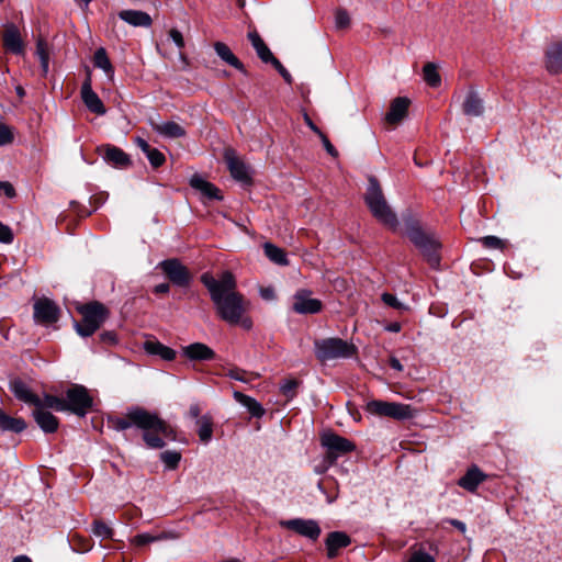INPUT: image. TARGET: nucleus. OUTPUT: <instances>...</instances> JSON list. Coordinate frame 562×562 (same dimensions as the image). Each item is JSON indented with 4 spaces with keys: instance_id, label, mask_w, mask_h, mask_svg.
Instances as JSON below:
<instances>
[{
    "instance_id": "35",
    "label": "nucleus",
    "mask_w": 562,
    "mask_h": 562,
    "mask_svg": "<svg viewBox=\"0 0 562 562\" xmlns=\"http://www.w3.org/2000/svg\"><path fill=\"white\" fill-rule=\"evenodd\" d=\"M198 435L202 442L207 443L213 436V422L210 415H203L198 420Z\"/></svg>"
},
{
    "instance_id": "4",
    "label": "nucleus",
    "mask_w": 562,
    "mask_h": 562,
    "mask_svg": "<svg viewBox=\"0 0 562 562\" xmlns=\"http://www.w3.org/2000/svg\"><path fill=\"white\" fill-rule=\"evenodd\" d=\"M364 201L371 211L372 215L389 226L392 229H395L397 226V217L395 213L389 206L384 194L382 192L381 186L379 181L374 177L369 178V184L367 188V192L364 195Z\"/></svg>"
},
{
    "instance_id": "36",
    "label": "nucleus",
    "mask_w": 562,
    "mask_h": 562,
    "mask_svg": "<svg viewBox=\"0 0 562 562\" xmlns=\"http://www.w3.org/2000/svg\"><path fill=\"white\" fill-rule=\"evenodd\" d=\"M93 63L95 67L102 69L111 79L113 78L114 69L103 47L95 50Z\"/></svg>"
},
{
    "instance_id": "63",
    "label": "nucleus",
    "mask_w": 562,
    "mask_h": 562,
    "mask_svg": "<svg viewBox=\"0 0 562 562\" xmlns=\"http://www.w3.org/2000/svg\"><path fill=\"white\" fill-rule=\"evenodd\" d=\"M453 524H454V526H457L461 530H465V526H464L463 522H461V521H453Z\"/></svg>"
},
{
    "instance_id": "16",
    "label": "nucleus",
    "mask_w": 562,
    "mask_h": 562,
    "mask_svg": "<svg viewBox=\"0 0 562 562\" xmlns=\"http://www.w3.org/2000/svg\"><path fill=\"white\" fill-rule=\"evenodd\" d=\"M4 48L15 55H23L25 52L24 43L18 26L13 23H7L2 34Z\"/></svg>"
},
{
    "instance_id": "47",
    "label": "nucleus",
    "mask_w": 562,
    "mask_h": 562,
    "mask_svg": "<svg viewBox=\"0 0 562 562\" xmlns=\"http://www.w3.org/2000/svg\"><path fill=\"white\" fill-rule=\"evenodd\" d=\"M13 238L14 236L12 229L8 225L0 222V243L11 244Z\"/></svg>"
},
{
    "instance_id": "61",
    "label": "nucleus",
    "mask_w": 562,
    "mask_h": 562,
    "mask_svg": "<svg viewBox=\"0 0 562 562\" xmlns=\"http://www.w3.org/2000/svg\"><path fill=\"white\" fill-rule=\"evenodd\" d=\"M12 562H32V561L26 555H19L16 558H14Z\"/></svg>"
},
{
    "instance_id": "3",
    "label": "nucleus",
    "mask_w": 562,
    "mask_h": 562,
    "mask_svg": "<svg viewBox=\"0 0 562 562\" xmlns=\"http://www.w3.org/2000/svg\"><path fill=\"white\" fill-rule=\"evenodd\" d=\"M10 391L19 401L35 407L32 415L38 427L44 432L53 434L58 429L59 423L57 417H55L50 412L41 408V397L35 394L24 381L21 379L12 380L10 382Z\"/></svg>"
},
{
    "instance_id": "58",
    "label": "nucleus",
    "mask_w": 562,
    "mask_h": 562,
    "mask_svg": "<svg viewBox=\"0 0 562 562\" xmlns=\"http://www.w3.org/2000/svg\"><path fill=\"white\" fill-rule=\"evenodd\" d=\"M324 144V147H325V150L333 157H337L338 156V151L337 149L335 148L334 144L333 143H323Z\"/></svg>"
},
{
    "instance_id": "18",
    "label": "nucleus",
    "mask_w": 562,
    "mask_h": 562,
    "mask_svg": "<svg viewBox=\"0 0 562 562\" xmlns=\"http://www.w3.org/2000/svg\"><path fill=\"white\" fill-rule=\"evenodd\" d=\"M411 101L405 97L395 98L391 104L384 121L389 126H395L405 119L408 112Z\"/></svg>"
},
{
    "instance_id": "12",
    "label": "nucleus",
    "mask_w": 562,
    "mask_h": 562,
    "mask_svg": "<svg viewBox=\"0 0 562 562\" xmlns=\"http://www.w3.org/2000/svg\"><path fill=\"white\" fill-rule=\"evenodd\" d=\"M280 525L312 541H316L322 532L318 522L314 519L294 518L281 520Z\"/></svg>"
},
{
    "instance_id": "48",
    "label": "nucleus",
    "mask_w": 562,
    "mask_h": 562,
    "mask_svg": "<svg viewBox=\"0 0 562 562\" xmlns=\"http://www.w3.org/2000/svg\"><path fill=\"white\" fill-rule=\"evenodd\" d=\"M297 386V382L295 380H286L280 385V391L286 397L291 398L294 395V390Z\"/></svg>"
},
{
    "instance_id": "30",
    "label": "nucleus",
    "mask_w": 562,
    "mask_h": 562,
    "mask_svg": "<svg viewBox=\"0 0 562 562\" xmlns=\"http://www.w3.org/2000/svg\"><path fill=\"white\" fill-rule=\"evenodd\" d=\"M233 396L239 404L245 406L254 417L260 418L265 415V409H263L262 405L255 398H252L248 395H245L238 391H235L233 393Z\"/></svg>"
},
{
    "instance_id": "62",
    "label": "nucleus",
    "mask_w": 562,
    "mask_h": 562,
    "mask_svg": "<svg viewBox=\"0 0 562 562\" xmlns=\"http://www.w3.org/2000/svg\"><path fill=\"white\" fill-rule=\"evenodd\" d=\"M261 294H262V296H263L265 299H269V297H271V295H272V291H271V290H263V291L261 292Z\"/></svg>"
},
{
    "instance_id": "55",
    "label": "nucleus",
    "mask_w": 562,
    "mask_h": 562,
    "mask_svg": "<svg viewBox=\"0 0 562 562\" xmlns=\"http://www.w3.org/2000/svg\"><path fill=\"white\" fill-rule=\"evenodd\" d=\"M304 120L305 122L307 123V125L314 130L316 132V134L323 139V140H327L326 139V136L321 132L318 131V128L313 124V122L311 121V119L308 117L307 114L304 115Z\"/></svg>"
},
{
    "instance_id": "57",
    "label": "nucleus",
    "mask_w": 562,
    "mask_h": 562,
    "mask_svg": "<svg viewBox=\"0 0 562 562\" xmlns=\"http://www.w3.org/2000/svg\"><path fill=\"white\" fill-rule=\"evenodd\" d=\"M390 366L392 369H394L396 371H400V372L403 371V366H402L401 361L395 357H391Z\"/></svg>"
},
{
    "instance_id": "10",
    "label": "nucleus",
    "mask_w": 562,
    "mask_h": 562,
    "mask_svg": "<svg viewBox=\"0 0 562 562\" xmlns=\"http://www.w3.org/2000/svg\"><path fill=\"white\" fill-rule=\"evenodd\" d=\"M65 401L67 403L66 412L69 411L80 417L87 415L93 403L88 390L78 384L67 390Z\"/></svg>"
},
{
    "instance_id": "39",
    "label": "nucleus",
    "mask_w": 562,
    "mask_h": 562,
    "mask_svg": "<svg viewBox=\"0 0 562 562\" xmlns=\"http://www.w3.org/2000/svg\"><path fill=\"white\" fill-rule=\"evenodd\" d=\"M41 400H42V405H41L42 409L52 408L57 412H66L67 403H66L65 398H60L58 396H54V395H49V394H44V396L41 397Z\"/></svg>"
},
{
    "instance_id": "64",
    "label": "nucleus",
    "mask_w": 562,
    "mask_h": 562,
    "mask_svg": "<svg viewBox=\"0 0 562 562\" xmlns=\"http://www.w3.org/2000/svg\"><path fill=\"white\" fill-rule=\"evenodd\" d=\"M79 550H81V551H89L90 550V546L89 544L83 546Z\"/></svg>"
},
{
    "instance_id": "56",
    "label": "nucleus",
    "mask_w": 562,
    "mask_h": 562,
    "mask_svg": "<svg viewBox=\"0 0 562 562\" xmlns=\"http://www.w3.org/2000/svg\"><path fill=\"white\" fill-rule=\"evenodd\" d=\"M170 290V286L168 283H160V284H157L154 289V291L158 294H165V293H168Z\"/></svg>"
},
{
    "instance_id": "28",
    "label": "nucleus",
    "mask_w": 562,
    "mask_h": 562,
    "mask_svg": "<svg viewBox=\"0 0 562 562\" xmlns=\"http://www.w3.org/2000/svg\"><path fill=\"white\" fill-rule=\"evenodd\" d=\"M153 128L162 137L181 138L186 137L184 128L176 122L154 123Z\"/></svg>"
},
{
    "instance_id": "19",
    "label": "nucleus",
    "mask_w": 562,
    "mask_h": 562,
    "mask_svg": "<svg viewBox=\"0 0 562 562\" xmlns=\"http://www.w3.org/2000/svg\"><path fill=\"white\" fill-rule=\"evenodd\" d=\"M546 68L552 75L562 72V42L552 43L546 52Z\"/></svg>"
},
{
    "instance_id": "22",
    "label": "nucleus",
    "mask_w": 562,
    "mask_h": 562,
    "mask_svg": "<svg viewBox=\"0 0 562 562\" xmlns=\"http://www.w3.org/2000/svg\"><path fill=\"white\" fill-rule=\"evenodd\" d=\"M119 18L133 26L148 27L153 23L150 15L139 10H122Z\"/></svg>"
},
{
    "instance_id": "17",
    "label": "nucleus",
    "mask_w": 562,
    "mask_h": 562,
    "mask_svg": "<svg viewBox=\"0 0 562 562\" xmlns=\"http://www.w3.org/2000/svg\"><path fill=\"white\" fill-rule=\"evenodd\" d=\"M293 310L299 314H315L322 310V302L311 297L310 291L301 290L294 295Z\"/></svg>"
},
{
    "instance_id": "43",
    "label": "nucleus",
    "mask_w": 562,
    "mask_h": 562,
    "mask_svg": "<svg viewBox=\"0 0 562 562\" xmlns=\"http://www.w3.org/2000/svg\"><path fill=\"white\" fill-rule=\"evenodd\" d=\"M227 376H229L233 380L240 381L244 383H248L258 378V375L255 373H248V372H246L241 369H237V368L231 369L227 372Z\"/></svg>"
},
{
    "instance_id": "31",
    "label": "nucleus",
    "mask_w": 562,
    "mask_h": 562,
    "mask_svg": "<svg viewBox=\"0 0 562 562\" xmlns=\"http://www.w3.org/2000/svg\"><path fill=\"white\" fill-rule=\"evenodd\" d=\"M26 428V423L22 418H14L7 415L3 411L0 409V430L1 431H12V432H21Z\"/></svg>"
},
{
    "instance_id": "59",
    "label": "nucleus",
    "mask_w": 562,
    "mask_h": 562,
    "mask_svg": "<svg viewBox=\"0 0 562 562\" xmlns=\"http://www.w3.org/2000/svg\"><path fill=\"white\" fill-rule=\"evenodd\" d=\"M102 339L103 340H109L111 342H114L115 341V336L113 333H105L102 335Z\"/></svg>"
},
{
    "instance_id": "20",
    "label": "nucleus",
    "mask_w": 562,
    "mask_h": 562,
    "mask_svg": "<svg viewBox=\"0 0 562 562\" xmlns=\"http://www.w3.org/2000/svg\"><path fill=\"white\" fill-rule=\"evenodd\" d=\"M350 537L342 531H333L328 533L325 544L327 550V557L333 559L337 557L340 549L346 548L350 544Z\"/></svg>"
},
{
    "instance_id": "41",
    "label": "nucleus",
    "mask_w": 562,
    "mask_h": 562,
    "mask_svg": "<svg viewBox=\"0 0 562 562\" xmlns=\"http://www.w3.org/2000/svg\"><path fill=\"white\" fill-rule=\"evenodd\" d=\"M91 531L95 537L102 540L112 539L114 535L113 529L101 520L93 521Z\"/></svg>"
},
{
    "instance_id": "24",
    "label": "nucleus",
    "mask_w": 562,
    "mask_h": 562,
    "mask_svg": "<svg viewBox=\"0 0 562 562\" xmlns=\"http://www.w3.org/2000/svg\"><path fill=\"white\" fill-rule=\"evenodd\" d=\"M190 186L210 200H222L218 189L200 175H193L190 178Z\"/></svg>"
},
{
    "instance_id": "42",
    "label": "nucleus",
    "mask_w": 562,
    "mask_h": 562,
    "mask_svg": "<svg viewBox=\"0 0 562 562\" xmlns=\"http://www.w3.org/2000/svg\"><path fill=\"white\" fill-rule=\"evenodd\" d=\"M160 459L168 469H176L181 460V454L178 451L167 450L160 454Z\"/></svg>"
},
{
    "instance_id": "50",
    "label": "nucleus",
    "mask_w": 562,
    "mask_h": 562,
    "mask_svg": "<svg viewBox=\"0 0 562 562\" xmlns=\"http://www.w3.org/2000/svg\"><path fill=\"white\" fill-rule=\"evenodd\" d=\"M270 64L278 70V72L282 76V78L285 80V82H288L289 85L292 83V76L283 67V65L279 61V59L276 58Z\"/></svg>"
},
{
    "instance_id": "53",
    "label": "nucleus",
    "mask_w": 562,
    "mask_h": 562,
    "mask_svg": "<svg viewBox=\"0 0 562 562\" xmlns=\"http://www.w3.org/2000/svg\"><path fill=\"white\" fill-rule=\"evenodd\" d=\"M13 138V131L8 125L0 123V140H12Z\"/></svg>"
},
{
    "instance_id": "11",
    "label": "nucleus",
    "mask_w": 562,
    "mask_h": 562,
    "mask_svg": "<svg viewBox=\"0 0 562 562\" xmlns=\"http://www.w3.org/2000/svg\"><path fill=\"white\" fill-rule=\"evenodd\" d=\"M322 445L327 450L326 460L329 464H334L339 457L355 449L350 440L334 432H325L322 436Z\"/></svg>"
},
{
    "instance_id": "23",
    "label": "nucleus",
    "mask_w": 562,
    "mask_h": 562,
    "mask_svg": "<svg viewBox=\"0 0 562 562\" xmlns=\"http://www.w3.org/2000/svg\"><path fill=\"white\" fill-rule=\"evenodd\" d=\"M183 355L190 360L205 361L215 357V352L202 342L191 344L182 349Z\"/></svg>"
},
{
    "instance_id": "38",
    "label": "nucleus",
    "mask_w": 562,
    "mask_h": 562,
    "mask_svg": "<svg viewBox=\"0 0 562 562\" xmlns=\"http://www.w3.org/2000/svg\"><path fill=\"white\" fill-rule=\"evenodd\" d=\"M423 76L426 83L431 88H438L441 85V77L434 63H427L424 65Z\"/></svg>"
},
{
    "instance_id": "6",
    "label": "nucleus",
    "mask_w": 562,
    "mask_h": 562,
    "mask_svg": "<svg viewBox=\"0 0 562 562\" xmlns=\"http://www.w3.org/2000/svg\"><path fill=\"white\" fill-rule=\"evenodd\" d=\"M406 234L412 243L423 252L431 267H437L440 261L438 250L440 243L432 234L425 233L417 224L409 223Z\"/></svg>"
},
{
    "instance_id": "29",
    "label": "nucleus",
    "mask_w": 562,
    "mask_h": 562,
    "mask_svg": "<svg viewBox=\"0 0 562 562\" xmlns=\"http://www.w3.org/2000/svg\"><path fill=\"white\" fill-rule=\"evenodd\" d=\"M144 350L154 356H159L161 359L171 361L176 358V351L158 340L148 339L144 342Z\"/></svg>"
},
{
    "instance_id": "60",
    "label": "nucleus",
    "mask_w": 562,
    "mask_h": 562,
    "mask_svg": "<svg viewBox=\"0 0 562 562\" xmlns=\"http://www.w3.org/2000/svg\"><path fill=\"white\" fill-rule=\"evenodd\" d=\"M387 330L397 333L401 330V325L398 323H393L387 327Z\"/></svg>"
},
{
    "instance_id": "45",
    "label": "nucleus",
    "mask_w": 562,
    "mask_h": 562,
    "mask_svg": "<svg viewBox=\"0 0 562 562\" xmlns=\"http://www.w3.org/2000/svg\"><path fill=\"white\" fill-rule=\"evenodd\" d=\"M480 243L492 249H503L505 245V241L496 236H484L480 239Z\"/></svg>"
},
{
    "instance_id": "13",
    "label": "nucleus",
    "mask_w": 562,
    "mask_h": 562,
    "mask_svg": "<svg viewBox=\"0 0 562 562\" xmlns=\"http://www.w3.org/2000/svg\"><path fill=\"white\" fill-rule=\"evenodd\" d=\"M159 267L175 285L188 286L190 284L191 274L178 259L164 260Z\"/></svg>"
},
{
    "instance_id": "15",
    "label": "nucleus",
    "mask_w": 562,
    "mask_h": 562,
    "mask_svg": "<svg viewBox=\"0 0 562 562\" xmlns=\"http://www.w3.org/2000/svg\"><path fill=\"white\" fill-rule=\"evenodd\" d=\"M81 99L90 112L97 115H103L105 113L106 110L103 102L92 90L90 71H88L87 78L85 79L81 87Z\"/></svg>"
},
{
    "instance_id": "54",
    "label": "nucleus",
    "mask_w": 562,
    "mask_h": 562,
    "mask_svg": "<svg viewBox=\"0 0 562 562\" xmlns=\"http://www.w3.org/2000/svg\"><path fill=\"white\" fill-rule=\"evenodd\" d=\"M200 413H201V408L199 406V404L196 403H193L190 405L189 407V416L192 417V418H195L196 420L200 418Z\"/></svg>"
},
{
    "instance_id": "1",
    "label": "nucleus",
    "mask_w": 562,
    "mask_h": 562,
    "mask_svg": "<svg viewBox=\"0 0 562 562\" xmlns=\"http://www.w3.org/2000/svg\"><path fill=\"white\" fill-rule=\"evenodd\" d=\"M201 282L207 289L220 319L231 326L239 325L244 329L252 327V322L247 316L249 302L236 291V280L231 271L222 272L218 279L205 272L201 276Z\"/></svg>"
},
{
    "instance_id": "25",
    "label": "nucleus",
    "mask_w": 562,
    "mask_h": 562,
    "mask_svg": "<svg viewBox=\"0 0 562 562\" xmlns=\"http://www.w3.org/2000/svg\"><path fill=\"white\" fill-rule=\"evenodd\" d=\"M214 49L217 56L227 65L234 67L235 69L246 74L245 67L243 63L236 57V55L232 52V49L223 42H215Z\"/></svg>"
},
{
    "instance_id": "5",
    "label": "nucleus",
    "mask_w": 562,
    "mask_h": 562,
    "mask_svg": "<svg viewBox=\"0 0 562 562\" xmlns=\"http://www.w3.org/2000/svg\"><path fill=\"white\" fill-rule=\"evenodd\" d=\"M314 351L319 361L326 362L335 359L351 358L356 353L357 348L341 338H325L315 340Z\"/></svg>"
},
{
    "instance_id": "14",
    "label": "nucleus",
    "mask_w": 562,
    "mask_h": 562,
    "mask_svg": "<svg viewBox=\"0 0 562 562\" xmlns=\"http://www.w3.org/2000/svg\"><path fill=\"white\" fill-rule=\"evenodd\" d=\"M59 308L47 297H41L34 303V319L41 324H53L58 321Z\"/></svg>"
},
{
    "instance_id": "34",
    "label": "nucleus",
    "mask_w": 562,
    "mask_h": 562,
    "mask_svg": "<svg viewBox=\"0 0 562 562\" xmlns=\"http://www.w3.org/2000/svg\"><path fill=\"white\" fill-rule=\"evenodd\" d=\"M105 161L112 164L114 167H125L128 165L127 155L117 147H108L104 155Z\"/></svg>"
},
{
    "instance_id": "37",
    "label": "nucleus",
    "mask_w": 562,
    "mask_h": 562,
    "mask_svg": "<svg viewBox=\"0 0 562 562\" xmlns=\"http://www.w3.org/2000/svg\"><path fill=\"white\" fill-rule=\"evenodd\" d=\"M138 144L153 167L157 168L165 162V155L157 148H154L150 143Z\"/></svg>"
},
{
    "instance_id": "21",
    "label": "nucleus",
    "mask_w": 562,
    "mask_h": 562,
    "mask_svg": "<svg viewBox=\"0 0 562 562\" xmlns=\"http://www.w3.org/2000/svg\"><path fill=\"white\" fill-rule=\"evenodd\" d=\"M484 102L476 91L470 90L462 103V111L468 116H481L484 113Z\"/></svg>"
},
{
    "instance_id": "49",
    "label": "nucleus",
    "mask_w": 562,
    "mask_h": 562,
    "mask_svg": "<svg viewBox=\"0 0 562 562\" xmlns=\"http://www.w3.org/2000/svg\"><path fill=\"white\" fill-rule=\"evenodd\" d=\"M382 301L391 306V307H394L396 310H403L405 308L404 304L401 303L396 296H394L393 294H390V293H383L382 294Z\"/></svg>"
},
{
    "instance_id": "9",
    "label": "nucleus",
    "mask_w": 562,
    "mask_h": 562,
    "mask_svg": "<svg viewBox=\"0 0 562 562\" xmlns=\"http://www.w3.org/2000/svg\"><path fill=\"white\" fill-rule=\"evenodd\" d=\"M224 160L234 180L238 181L243 186H249L251 183V167L234 149H225Z\"/></svg>"
},
{
    "instance_id": "2",
    "label": "nucleus",
    "mask_w": 562,
    "mask_h": 562,
    "mask_svg": "<svg viewBox=\"0 0 562 562\" xmlns=\"http://www.w3.org/2000/svg\"><path fill=\"white\" fill-rule=\"evenodd\" d=\"M108 423L116 431H123L133 426L142 429L146 446L153 449L164 448V438H173L171 428L157 414L137 406L128 408L123 417H109Z\"/></svg>"
},
{
    "instance_id": "40",
    "label": "nucleus",
    "mask_w": 562,
    "mask_h": 562,
    "mask_svg": "<svg viewBox=\"0 0 562 562\" xmlns=\"http://www.w3.org/2000/svg\"><path fill=\"white\" fill-rule=\"evenodd\" d=\"M36 55L40 58L43 72L46 75L49 67V53L46 42L42 38H40L36 43Z\"/></svg>"
},
{
    "instance_id": "33",
    "label": "nucleus",
    "mask_w": 562,
    "mask_h": 562,
    "mask_svg": "<svg viewBox=\"0 0 562 562\" xmlns=\"http://www.w3.org/2000/svg\"><path fill=\"white\" fill-rule=\"evenodd\" d=\"M263 251H265V255L268 257V259L270 261H272L273 263L279 265V266H288L289 265L286 254L282 248H280L271 243H266L263 245Z\"/></svg>"
},
{
    "instance_id": "46",
    "label": "nucleus",
    "mask_w": 562,
    "mask_h": 562,
    "mask_svg": "<svg viewBox=\"0 0 562 562\" xmlns=\"http://www.w3.org/2000/svg\"><path fill=\"white\" fill-rule=\"evenodd\" d=\"M407 562H436L435 558L429 553L417 550L412 553Z\"/></svg>"
},
{
    "instance_id": "44",
    "label": "nucleus",
    "mask_w": 562,
    "mask_h": 562,
    "mask_svg": "<svg viewBox=\"0 0 562 562\" xmlns=\"http://www.w3.org/2000/svg\"><path fill=\"white\" fill-rule=\"evenodd\" d=\"M335 25L339 30L348 29L350 25V16L344 9H338L335 13Z\"/></svg>"
},
{
    "instance_id": "26",
    "label": "nucleus",
    "mask_w": 562,
    "mask_h": 562,
    "mask_svg": "<svg viewBox=\"0 0 562 562\" xmlns=\"http://www.w3.org/2000/svg\"><path fill=\"white\" fill-rule=\"evenodd\" d=\"M248 38L262 63L268 64L276 59L274 55L271 53L270 48L267 46L257 31L249 32Z\"/></svg>"
},
{
    "instance_id": "7",
    "label": "nucleus",
    "mask_w": 562,
    "mask_h": 562,
    "mask_svg": "<svg viewBox=\"0 0 562 562\" xmlns=\"http://www.w3.org/2000/svg\"><path fill=\"white\" fill-rule=\"evenodd\" d=\"M364 412L374 417H389L395 420H407L415 415L411 405L381 400L368 401L364 405Z\"/></svg>"
},
{
    "instance_id": "32",
    "label": "nucleus",
    "mask_w": 562,
    "mask_h": 562,
    "mask_svg": "<svg viewBox=\"0 0 562 562\" xmlns=\"http://www.w3.org/2000/svg\"><path fill=\"white\" fill-rule=\"evenodd\" d=\"M178 536L173 532H161L157 536H153L150 533L144 532L136 535L131 539V543L136 547H143L156 541L166 540V539H176Z\"/></svg>"
},
{
    "instance_id": "52",
    "label": "nucleus",
    "mask_w": 562,
    "mask_h": 562,
    "mask_svg": "<svg viewBox=\"0 0 562 562\" xmlns=\"http://www.w3.org/2000/svg\"><path fill=\"white\" fill-rule=\"evenodd\" d=\"M4 194L7 198L12 199L15 196L13 186L8 181H0V195Z\"/></svg>"
},
{
    "instance_id": "51",
    "label": "nucleus",
    "mask_w": 562,
    "mask_h": 562,
    "mask_svg": "<svg viewBox=\"0 0 562 562\" xmlns=\"http://www.w3.org/2000/svg\"><path fill=\"white\" fill-rule=\"evenodd\" d=\"M169 37L173 41V43L179 49H182L184 47V38L179 30L171 29L169 31Z\"/></svg>"
},
{
    "instance_id": "8",
    "label": "nucleus",
    "mask_w": 562,
    "mask_h": 562,
    "mask_svg": "<svg viewBox=\"0 0 562 562\" xmlns=\"http://www.w3.org/2000/svg\"><path fill=\"white\" fill-rule=\"evenodd\" d=\"M82 315V321L76 323L77 333L82 337H89L94 334L106 318V310L99 302H92L78 308Z\"/></svg>"
},
{
    "instance_id": "27",
    "label": "nucleus",
    "mask_w": 562,
    "mask_h": 562,
    "mask_svg": "<svg viewBox=\"0 0 562 562\" xmlns=\"http://www.w3.org/2000/svg\"><path fill=\"white\" fill-rule=\"evenodd\" d=\"M484 480L485 475L480 471V469L472 467L459 480L458 484L469 492H474Z\"/></svg>"
}]
</instances>
